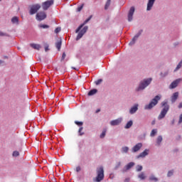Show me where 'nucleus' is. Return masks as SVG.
<instances>
[{
    "mask_svg": "<svg viewBox=\"0 0 182 182\" xmlns=\"http://www.w3.org/2000/svg\"><path fill=\"white\" fill-rule=\"evenodd\" d=\"M91 19H92V16H90L88 18H87L83 22V23L79 26L78 28L75 30V33H78L76 38V41H79L80 39H81V38H83V35H85V33L87 32L89 27L87 26H85V25H86V23H87V22H89V21H90ZM82 28H83L82 29ZM80 29L82 30L80 31Z\"/></svg>",
    "mask_w": 182,
    "mask_h": 182,
    "instance_id": "1",
    "label": "nucleus"
},
{
    "mask_svg": "<svg viewBox=\"0 0 182 182\" xmlns=\"http://www.w3.org/2000/svg\"><path fill=\"white\" fill-rule=\"evenodd\" d=\"M161 107L163 109H161L159 115L158 116V120H161L166 117V114L170 110V105H168V102L167 101H164L161 103Z\"/></svg>",
    "mask_w": 182,
    "mask_h": 182,
    "instance_id": "2",
    "label": "nucleus"
},
{
    "mask_svg": "<svg viewBox=\"0 0 182 182\" xmlns=\"http://www.w3.org/2000/svg\"><path fill=\"white\" fill-rule=\"evenodd\" d=\"M105 178V170L103 166L97 168V177L94 179V181L100 182Z\"/></svg>",
    "mask_w": 182,
    "mask_h": 182,
    "instance_id": "3",
    "label": "nucleus"
},
{
    "mask_svg": "<svg viewBox=\"0 0 182 182\" xmlns=\"http://www.w3.org/2000/svg\"><path fill=\"white\" fill-rule=\"evenodd\" d=\"M160 99H161V95L155 96V97L154 99H152L151 102L149 105H146L145 106V109H153V107H154V106H156V105H157V103H159V100H160Z\"/></svg>",
    "mask_w": 182,
    "mask_h": 182,
    "instance_id": "4",
    "label": "nucleus"
},
{
    "mask_svg": "<svg viewBox=\"0 0 182 182\" xmlns=\"http://www.w3.org/2000/svg\"><path fill=\"white\" fill-rule=\"evenodd\" d=\"M53 4H55V0H47L42 3L41 6L43 11H48V9H49V8H50Z\"/></svg>",
    "mask_w": 182,
    "mask_h": 182,
    "instance_id": "5",
    "label": "nucleus"
},
{
    "mask_svg": "<svg viewBox=\"0 0 182 182\" xmlns=\"http://www.w3.org/2000/svg\"><path fill=\"white\" fill-rule=\"evenodd\" d=\"M151 83V78H148L146 80H144L143 82H141L138 87V90H143L144 89H146L149 85Z\"/></svg>",
    "mask_w": 182,
    "mask_h": 182,
    "instance_id": "6",
    "label": "nucleus"
},
{
    "mask_svg": "<svg viewBox=\"0 0 182 182\" xmlns=\"http://www.w3.org/2000/svg\"><path fill=\"white\" fill-rule=\"evenodd\" d=\"M41 9V4H33L30 7V15H35Z\"/></svg>",
    "mask_w": 182,
    "mask_h": 182,
    "instance_id": "7",
    "label": "nucleus"
},
{
    "mask_svg": "<svg viewBox=\"0 0 182 182\" xmlns=\"http://www.w3.org/2000/svg\"><path fill=\"white\" fill-rule=\"evenodd\" d=\"M37 21H43V19H46V13L44 11H41L36 14Z\"/></svg>",
    "mask_w": 182,
    "mask_h": 182,
    "instance_id": "8",
    "label": "nucleus"
},
{
    "mask_svg": "<svg viewBox=\"0 0 182 182\" xmlns=\"http://www.w3.org/2000/svg\"><path fill=\"white\" fill-rule=\"evenodd\" d=\"M134 6L130 8L129 13H128V21L129 22H132L133 21V15H134Z\"/></svg>",
    "mask_w": 182,
    "mask_h": 182,
    "instance_id": "9",
    "label": "nucleus"
},
{
    "mask_svg": "<svg viewBox=\"0 0 182 182\" xmlns=\"http://www.w3.org/2000/svg\"><path fill=\"white\" fill-rule=\"evenodd\" d=\"M181 79L178 78L176 80H174L173 82L171 83V85H169V89H176V87L177 86H178V84L180 83V82H181Z\"/></svg>",
    "mask_w": 182,
    "mask_h": 182,
    "instance_id": "10",
    "label": "nucleus"
},
{
    "mask_svg": "<svg viewBox=\"0 0 182 182\" xmlns=\"http://www.w3.org/2000/svg\"><path fill=\"white\" fill-rule=\"evenodd\" d=\"M154 2H156V0H148L146 11H151Z\"/></svg>",
    "mask_w": 182,
    "mask_h": 182,
    "instance_id": "11",
    "label": "nucleus"
},
{
    "mask_svg": "<svg viewBox=\"0 0 182 182\" xmlns=\"http://www.w3.org/2000/svg\"><path fill=\"white\" fill-rule=\"evenodd\" d=\"M143 32V31H141L137 35H136L132 40V41L129 43L130 46L134 45V43H136V41H137V39L139 38V37L140 36V35H141V33Z\"/></svg>",
    "mask_w": 182,
    "mask_h": 182,
    "instance_id": "12",
    "label": "nucleus"
},
{
    "mask_svg": "<svg viewBox=\"0 0 182 182\" xmlns=\"http://www.w3.org/2000/svg\"><path fill=\"white\" fill-rule=\"evenodd\" d=\"M141 147H143V144L141 143H138L136 144L133 148H132V151L134 153H136V151H139V150H140V149H141Z\"/></svg>",
    "mask_w": 182,
    "mask_h": 182,
    "instance_id": "13",
    "label": "nucleus"
},
{
    "mask_svg": "<svg viewBox=\"0 0 182 182\" xmlns=\"http://www.w3.org/2000/svg\"><path fill=\"white\" fill-rule=\"evenodd\" d=\"M120 123H122V118H118L110 122L111 126H119Z\"/></svg>",
    "mask_w": 182,
    "mask_h": 182,
    "instance_id": "14",
    "label": "nucleus"
},
{
    "mask_svg": "<svg viewBox=\"0 0 182 182\" xmlns=\"http://www.w3.org/2000/svg\"><path fill=\"white\" fill-rule=\"evenodd\" d=\"M137 110H139V105H135L130 109L129 113L130 114H134V113H136Z\"/></svg>",
    "mask_w": 182,
    "mask_h": 182,
    "instance_id": "15",
    "label": "nucleus"
},
{
    "mask_svg": "<svg viewBox=\"0 0 182 182\" xmlns=\"http://www.w3.org/2000/svg\"><path fill=\"white\" fill-rule=\"evenodd\" d=\"M177 99H178V92H174L173 94V95L171 97V100L172 103H174L176 100H177Z\"/></svg>",
    "mask_w": 182,
    "mask_h": 182,
    "instance_id": "16",
    "label": "nucleus"
},
{
    "mask_svg": "<svg viewBox=\"0 0 182 182\" xmlns=\"http://www.w3.org/2000/svg\"><path fill=\"white\" fill-rule=\"evenodd\" d=\"M149 154V149H145L143 152H141L139 156L138 159H140V157H146Z\"/></svg>",
    "mask_w": 182,
    "mask_h": 182,
    "instance_id": "17",
    "label": "nucleus"
},
{
    "mask_svg": "<svg viewBox=\"0 0 182 182\" xmlns=\"http://www.w3.org/2000/svg\"><path fill=\"white\" fill-rule=\"evenodd\" d=\"M11 22L14 24L19 25V18L18 16H14L11 18Z\"/></svg>",
    "mask_w": 182,
    "mask_h": 182,
    "instance_id": "18",
    "label": "nucleus"
},
{
    "mask_svg": "<svg viewBox=\"0 0 182 182\" xmlns=\"http://www.w3.org/2000/svg\"><path fill=\"white\" fill-rule=\"evenodd\" d=\"M30 46L36 50H39L41 49V45L39 44L31 43Z\"/></svg>",
    "mask_w": 182,
    "mask_h": 182,
    "instance_id": "19",
    "label": "nucleus"
},
{
    "mask_svg": "<svg viewBox=\"0 0 182 182\" xmlns=\"http://www.w3.org/2000/svg\"><path fill=\"white\" fill-rule=\"evenodd\" d=\"M55 46L58 50H60V48H62V41H59L57 43H55Z\"/></svg>",
    "mask_w": 182,
    "mask_h": 182,
    "instance_id": "20",
    "label": "nucleus"
},
{
    "mask_svg": "<svg viewBox=\"0 0 182 182\" xmlns=\"http://www.w3.org/2000/svg\"><path fill=\"white\" fill-rule=\"evenodd\" d=\"M97 93V90L96 89H93L88 92V96H93V95H96Z\"/></svg>",
    "mask_w": 182,
    "mask_h": 182,
    "instance_id": "21",
    "label": "nucleus"
},
{
    "mask_svg": "<svg viewBox=\"0 0 182 182\" xmlns=\"http://www.w3.org/2000/svg\"><path fill=\"white\" fill-rule=\"evenodd\" d=\"M132 126H133V121L130 120L127 123L126 126L124 127V129H130Z\"/></svg>",
    "mask_w": 182,
    "mask_h": 182,
    "instance_id": "22",
    "label": "nucleus"
},
{
    "mask_svg": "<svg viewBox=\"0 0 182 182\" xmlns=\"http://www.w3.org/2000/svg\"><path fill=\"white\" fill-rule=\"evenodd\" d=\"M161 141H163V137L161 136H159L156 139L157 146H160V143H161Z\"/></svg>",
    "mask_w": 182,
    "mask_h": 182,
    "instance_id": "23",
    "label": "nucleus"
},
{
    "mask_svg": "<svg viewBox=\"0 0 182 182\" xmlns=\"http://www.w3.org/2000/svg\"><path fill=\"white\" fill-rule=\"evenodd\" d=\"M133 166H134V162H130L129 163L127 166H126V170H130V168L132 167H133Z\"/></svg>",
    "mask_w": 182,
    "mask_h": 182,
    "instance_id": "24",
    "label": "nucleus"
},
{
    "mask_svg": "<svg viewBox=\"0 0 182 182\" xmlns=\"http://www.w3.org/2000/svg\"><path fill=\"white\" fill-rule=\"evenodd\" d=\"M139 178L141 180H145L146 179V175H144V172H141L139 176Z\"/></svg>",
    "mask_w": 182,
    "mask_h": 182,
    "instance_id": "25",
    "label": "nucleus"
},
{
    "mask_svg": "<svg viewBox=\"0 0 182 182\" xmlns=\"http://www.w3.org/2000/svg\"><path fill=\"white\" fill-rule=\"evenodd\" d=\"M39 28H41L42 29H48L49 28V26L46 24H40Z\"/></svg>",
    "mask_w": 182,
    "mask_h": 182,
    "instance_id": "26",
    "label": "nucleus"
},
{
    "mask_svg": "<svg viewBox=\"0 0 182 182\" xmlns=\"http://www.w3.org/2000/svg\"><path fill=\"white\" fill-rule=\"evenodd\" d=\"M110 2H112V0H107L105 6V9H108L109 6H110Z\"/></svg>",
    "mask_w": 182,
    "mask_h": 182,
    "instance_id": "27",
    "label": "nucleus"
},
{
    "mask_svg": "<svg viewBox=\"0 0 182 182\" xmlns=\"http://www.w3.org/2000/svg\"><path fill=\"white\" fill-rule=\"evenodd\" d=\"M149 180L151 181H159V179L157 178H156V176H154L153 175L149 177Z\"/></svg>",
    "mask_w": 182,
    "mask_h": 182,
    "instance_id": "28",
    "label": "nucleus"
},
{
    "mask_svg": "<svg viewBox=\"0 0 182 182\" xmlns=\"http://www.w3.org/2000/svg\"><path fill=\"white\" fill-rule=\"evenodd\" d=\"M157 133V129H152L151 132V137H154Z\"/></svg>",
    "mask_w": 182,
    "mask_h": 182,
    "instance_id": "29",
    "label": "nucleus"
},
{
    "mask_svg": "<svg viewBox=\"0 0 182 182\" xmlns=\"http://www.w3.org/2000/svg\"><path fill=\"white\" fill-rule=\"evenodd\" d=\"M105 136H106V129H104L102 132V134H100V139H103L105 137Z\"/></svg>",
    "mask_w": 182,
    "mask_h": 182,
    "instance_id": "30",
    "label": "nucleus"
},
{
    "mask_svg": "<svg viewBox=\"0 0 182 182\" xmlns=\"http://www.w3.org/2000/svg\"><path fill=\"white\" fill-rule=\"evenodd\" d=\"M13 157H18V156H19V151H14L13 152V154H12Z\"/></svg>",
    "mask_w": 182,
    "mask_h": 182,
    "instance_id": "31",
    "label": "nucleus"
},
{
    "mask_svg": "<svg viewBox=\"0 0 182 182\" xmlns=\"http://www.w3.org/2000/svg\"><path fill=\"white\" fill-rule=\"evenodd\" d=\"M82 130H83V127H80L78 130V133L80 134V136H83V134H85V133L82 132Z\"/></svg>",
    "mask_w": 182,
    "mask_h": 182,
    "instance_id": "32",
    "label": "nucleus"
},
{
    "mask_svg": "<svg viewBox=\"0 0 182 182\" xmlns=\"http://www.w3.org/2000/svg\"><path fill=\"white\" fill-rule=\"evenodd\" d=\"M102 82H103V80L99 79V80H97V81H95V85H96L97 86H98V85H100V83H102Z\"/></svg>",
    "mask_w": 182,
    "mask_h": 182,
    "instance_id": "33",
    "label": "nucleus"
},
{
    "mask_svg": "<svg viewBox=\"0 0 182 182\" xmlns=\"http://www.w3.org/2000/svg\"><path fill=\"white\" fill-rule=\"evenodd\" d=\"M122 151L123 153H127V151H129V147L127 146L122 147Z\"/></svg>",
    "mask_w": 182,
    "mask_h": 182,
    "instance_id": "34",
    "label": "nucleus"
},
{
    "mask_svg": "<svg viewBox=\"0 0 182 182\" xmlns=\"http://www.w3.org/2000/svg\"><path fill=\"white\" fill-rule=\"evenodd\" d=\"M143 170V166L138 165L136 166V171H141Z\"/></svg>",
    "mask_w": 182,
    "mask_h": 182,
    "instance_id": "35",
    "label": "nucleus"
},
{
    "mask_svg": "<svg viewBox=\"0 0 182 182\" xmlns=\"http://www.w3.org/2000/svg\"><path fill=\"white\" fill-rule=\"evenodd\" d=\"M75 123L77 126H83V123L82 122L75 121Z\"/></svg>",
    "mask_w": 182,
    "mask_h": 182,
    "instance_id": "36",
    "label": "nucleus"
},
{
    "mask_svg": "<svg viewBox=\"0 0 182 182\" xmlns=\"http://www.w3.org/2000/svg\"><path fill=\"white\" fill-rule=\"evenodd\" d=\"M61 28L60 27H58L55 29V33H59V32H60Z\"/></svg>",
    "mask_w": 182,
    "mask_h": 182,
    "instance_id": "37",
    "label": "nucleus"
},
{
    "mask_svg": "<svg viewBox=\"0 0 182 182\" xmlns=\"http://www.w3.org/2000/svg\"><path fill=\"white\" fill-rule=\"evenodd\" d=\"M82 9H83V4H82L79 7H77V12H80V11H82Z\"/></svg>",
    "mask_w": 182,
    "mask_h": 182,
    "instance_id": "38",
    "label": "nucleus"
},
{
    "mask_svg": "<svg viewBox=\"0 0 182 182\" xmlns=\"http://www.w3.org/2000/svg\"><path fill=\"white\" fill-rule=\"evenodd\" d=\"M65 58H66V53H63L61 57V60H65Z\"/></svg>",
    "mask_w": 182,
    "mask_h": 182,
    "instance_id": "39",
    "label": "nucleus"
},
{
    "mask_svg": "<svg viewBox=\"0 0 182 182\" xmlns=\"http://www.w3.org/2000/svg\"><path fill=\"white\" fill-rule=\"evenodd\" d=\"M172 175H173V171H169L167 174L168 177H171Z\"/></svg>",
    "mask_w": 182,
    "mask_h": 182,
    "instance_id": "40",
    "label": "nucleus"
},
{
    "mask_svg": "<svg viewBox=\"0 0 182 182\" xmlns=\"http://www.w3.org/2000/svg\"><path fill=\"white\" fill-rule=\"evenodd\" d=\"M45 50H46V52H48V50H49V45L46 44V46H45Z\"/></svg>",
    "mask_w": 182,
    "mask_h": 182,
    "instance_id": "41",
    "label": "nucleus"
},
{
    "mask_svg": "<svg viewBox=\"0 0 182 182\" xmlns=\"http://www.w3.org/2000/svg\"><path fill=\"white\" fill-rule=\"evenodd\" d=\"M80 170H82V168H80V166H77L75 171H77V173H79V171H80Z\"/></svg>",
    "mask_w": 182,
    "mask_h": 182,
    "instance_id": "42",
    "label": "nucleus"
},
{
    "mask_svg": "<svg viewBox=\"0 0 182 182\" xmlns=\"http://www.w3.org/2000/svg\"><path fill=\"white\" fill-rule=\"evenodd\" d=\"M0 36H6V33L0 31Z\"/></svg>",
    "mask_w": 182,
    "mask_h": 182,
    "instance_id": "43",
    "label": "nucleus"
},
{
    "mask_svg": "<svg viewBox=\"0 0 182 182\" xmlns=\"http://www.w3.org/2000/svg\"><path fill=\"white\" fill-rule=\"evenodd\" d=\"M182 108V102H181L178 105V109H181Z\"/></svg>",
    "mask_w": 182,
    "mask_h": 182,
    "instance_id": "44",
    "label": "nucleus"
},
{
    "mask_svg": "<svg viewBox=\"0 0 182 182\" xmlns=\"http://www.w3.org/2000/svg\"><path fill=\"white\" fill-rule=\"evenodd\" d=\"M129 181H130V179H129V178H126V179L124 180V182H129Z\"/></svg>",
    "mask_w": 182,
    "mask_h": 182,
    "instance_id": "45",
    "label": "nucleus"
},
{
    "mask_svg": "<svg viewBox=\"0 0 182 182\" xmlns=\"http://www.w3.org/2000/svg\"><path fill=\"white\" fill-rule=\"evenodd\" d=\"M99 112H100V109L96 110V113H99Z\"/></svg>",
    "mask_w": 182,
    "mask_h": 182,
    "instance_id": "46",
    "label": "nucleus"
},
{
    "mask_svg": "<svg viewBox=\"0 0 182 182\" xmlns=\"http://www.w3.org/2000/svg\"><path fill=\"white\" fill-rule=\"evenodd\" d=\"M1 63H4V61H2L1 60H0V65Z\"/></svg>",
    "mask_w": 182,
    "mask_h": 182,
    "instance_id": "47",
    "label": "nucleus"
},
{
    "mask_svg": "<svg viewBox=\"0 0 182 182\" xmlns=\"http://www.w3.org/2000/svg\"><path fill=\"white\" fill-rule=\"evenodd\" d=\"M73 69H75V70H77V69H76V68H73Z\"/></svg>",
    "mask_w": 182,
    "mask_h": 182,
    "instance_id": "48",
    "label": "nucleus"
},
{
    "mask_svg": "<svg viewBox=\"0 0 182 182\" xmlns=\"http://www.w3.org/2000/svg\"><path fill=\"white\" fill-rule=\"evenodd\" d=\"M118 166H120V162H119Z\"/></svg>",
    "mask_w": 182,
    "mask_h": 182,
    "instance_id": "49",
    "label": "nucleus"
}]
</instances>
